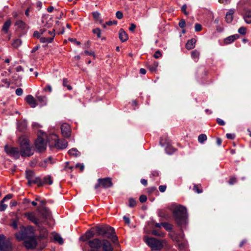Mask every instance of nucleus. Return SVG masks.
Listing matches in <instances>:
<instances>
[{"instance_id": "nucleus-1", "label": "nucleus", "mask_w": 251, "mask_h": 251, "mask_svg": "<svg viewBox=\"0 0 251 251\" xmlns=\"http://www.w3.org/2000/svg\"><path fill=\"white\" fill-rule=\"evenodd\" d=\"M172 216L165 209L158 210L159 217L168 220L172 218L176 225L178 227H185L188 223V215L186 208L180 204H174L169 207Z\"/></svg>"}, {"instance_id": "nucleus-2", "label": "nucleus", "mask_w": 251, "mask_h": 251, "mask_svg": "<svg viewBox=\"0 0 251 251\" xmlns=\"http://www.w3.org/2000/svg\"><path fill=\"white\" fill-rule=\"evenodd\" d=\"M18 141L20 146V154L23 157H29L33 154L34 150L30 145L28 138L22 135L19 137Z\"/></svg>"}, {"instance_id": "nucleus-3", "label": "nucleus", "mask_w": 251, "mask_h": 251, "mask_svg": "<svg viewBox=\"0 0 251 251\" xmlns=\"http://www.w3.org/2000/svg\"><path fill=\"white\" fill-rule=\"evenodd\" d=\"M20 228V231L15 234L16 238L19 241L24 240L31 235H35V229L32 226H25L22 225Z\"/></svg>"}, {"instance_id": "nucleus-4", "label": "nucleus", "mask_w": 251, "mask_h": 251, "mask_svg": "<svg viewBox=\"0 0 251 251\" xmlns=\"http://www.w3.org/2000/svg\"><path fill=\"white\" fill-rule=\"evenodd\" d=\"M50 147H55L59 149H64L68 146V142L64 139L59 140L55 134L50 135L47 138Z\"/></svg>"}, {"instance_id": "nucleus-5", "label": "nucleus", "mask_w": 251, "mask_h": 251, "mask_svg": "<svg viewBox=\"0 0 251 251\" xmlns=\"http://www.w3.org/2000/svg\"><path fill=\"white\" fill-rule=\"evenodd\" d=\"M144 241L153 251H159L163 248V243L164 240H158L154 237L145 236L144 237Z\"/></svg>"}, {"instance_id": "nucleus-6", "label": "nucleus", "mask_w": 251, "mask_h": 251, "mask_svg": "<svg viewBox=\"0 0 251 251\" xmlns=\"http://www.w3.org/2000/svg\"><path fill=\"white\" fill-rule=\"evenodd\" d=\"M44 132L43 131L39 130L38 133V137L35 141V147L37 151L39 152H44L46 150L47 144L43 138L41 137Z\"/></svg>"}, {"instance_id": "nucleus-7", "label": "nucleus", "mask_w": 251, "mask_h": 251, "mask_svg": "<svg viewBox=\"0 0 251 251\" xmlns=\"http://www.w3.org/2000/svg\"><path fill=\"white\" fill-rule=\"evenodd\" d=\"M13 247L10 240L3 234H0V251H12Z\"/></svg>"}, {"instance_id": "nucleus-8", "label": "nucleus", "mask_w": 251, "mask_h": 251, "mask_svg": "<svg viewBox=\"0 0 251 251\" xmlns=\"http://www.w3.org/2000/svg\"><path fill=\"white\" fill-rule=\"evenodd\" d=\"M36 237L37 235H31L26 238L24 242V246L28 250L35 249L38 244Z\"/></svg>"}, {"instance_id": "nucleus-9", "label": "nucleus", "mask_w": 251, "mask_h": 251, "mask_svg": "<svg viewBox=\"0 0 251 251\" xmlns=\"http://www.w3.org/2000/svg\"><path fill=\"white\" fill-rule=\"evenodd\" d=\"M113 185L112 179L110 177L99 178L98 183L95 186V189H97L100 186H102L104 188H109L112 187Z\"/></svg>"}, {"instance_id": "nucleus-10", "label": "nucleus", "mask_w": 251, "mask_h": 251, "mask_svg": "<svg viewBox=\"0 0 251 251\" xmlns=\"http://www.w3.org/2000/svg\"><path fill=\"white\" fill-rule=\"evenodd\" d=\"M4 151L8 155L16 159H19L21 155L18 148L9 147L7 145L4 146Z\"/></svg>"}, {"instance_id": "nucleus-11", "label": "nucleus", "mask_w": 251, "mask_h": 251, "mask_svg": "<svg viewBox=\"0 0 251 251\" xmlns=\"http://www.w3.org/2000/svg\"><path fill=\"white\" fill-rule=\"evenodd\" d=\"M159 143L161 146L165 147V150L167 153L171 154L175 152V149L170 145L167 140H164L163 138H161Z\"/></svg>"}, {"instance_id": "nucleus-12", "label": "nucleus", "mask_w": 251, "mask_h": 251, "mask_svg": "<svg viewBox=\"0 0 251 251\" xmlns=\"http://www.w3.org/2000/svg\"><path fill=\"white\" fill-rule=\"evenodd\" d=\"M245 22L248 24H251V9L247 7L243 8L241 13Z\"/></svg>"}, {"instance_id": "nucleus-13", "label": "nucleus", "mask_w": 251, "mask_h": 251, "mask_svg": "<svg viewBox=\"0 0 251 251\" xmlns=\"http://www.w3.org/2000/svg\"><path fill=\"white\" fill-rule=\"evenodd\" d=\"M17 129L18 131L25 135L27 132V122L25 120L19 121L17 123Z\"/></svg>"}, {"instance_id": "nucleus-14", "label": "nucleus", "mask_w": 251, "mask_h": 251, "mask_svg": "<svg viewBox=\"0 0 251 251\" xmlns=\"http://www.w3.org/2000/svg\"><path fill=\"white\" fill-rule=\"evenodd\" d=\"M38 211L44 219H50L51 217V212L47 207L43 206L42 208L38 209Z\"/></svg>"}, {"instance_id": "nucleus-15", "label": "nucleus", "mask_w": 251, "mask_h": 251, "mask_svg": "<svg viewBox=\"0 0 251 251\" xmlns=\"http://www.w3.org/2000/svg\"><path fill=\"white\" fill-rule=\"evenodd\" d=\"M61 132L63 136L66 138H69L71 136V128L68 124H63L61 126Z\"/></svg>"}, {"instance_id": "nucleus-16", "label": "nucleus", "mask_w": 251, "mask_h": 251, "mask_svg": "<svg viewBox=\"0 0 251 251\" xmlns=\"http://www.w3.org/2000/svg\"><path fill=\"white\" fill-rule=\"evenodd\" d=\"M24 216L30 221L33 223L35 225H38L39 224V220L36 218L35 214L32 212H25L24 213Z\"/></svg>"}, {"instance_id": "nucleus-17", "label": "nucleus", "mask_w": 251, "mask_h": 251, "mask_svg": "<svg viewBox=\"0 0 251 251\" xmlns=\"http://www.w3.org/2000/svg\"><path fill=\"white\" fill-rule=\"evenodd\" d=\"M181 229V232L178 234H174L171 236V238L173 240L175 241L177 243L181 242L183 240L184 233L182 230L183 227H180Z\"/></svg>"}, {"instance_id": "nucleus-18", "label": "nucleus", "mask_w": 251, "mask_h": 251, "mask_svg": "<svg viewBox=\"0 0 251 251\" xmlns=\"http://www.w3.org/2000/svg\"><path fill=\"white\" fill-rule=\"evenodd\" d=\"M119 38L122 42H125L128 39L127 33L123 28H120L119 31Z\"/></svg>"}, {"instance_id": "nucleus-19", "label": "nucleus", "mask_w": 251, "mask_h": 251, "mask_svg": "<svg viewBox=\"0 0 251 251\" xmlns=\"http://www.w3.org/2000/svg\"><path fill=\"white\" fill-rule=\"evenodd\" d=\"M25 100L27 103L29 104L31 107L34 108L37 105L35 99L31 95H27L26 97Z\"/></svg>"}, {"instance_id": "nucleus-20", "label": "nucleus", "mask_w": 251, "mask_h": 251, "mask_svg": "<svg viewBox=\"0 0 251 251\" xmlns=\"http://www.w3.org/2000/svg\"><path fill=\"white\" fill-rule=\"evenodd\" d=\"M28 185L30 186L32 183L37 184L38 187L43 186V180L40 177H36L34 179H27Z\"/></svg>"}, {"instance_id": "nucleus-21", "label": "nucleus", "mask_w": 251, "mask_h": 251, "mask_svg": "<svg viewBox=\"0 0 251 251\" xmlns=\"http://www.w3.org/2000/svg\"><path fill=\"white\" fill-rule=\"evenodd\" d=\"M239 38V35L238 34H235L231 36H229L224 40V43L225 44H229L233 42H234L235 40L238 39Z\"/></svg>"}, {"instance_id": "nucleus-22", "label": "nucleus", "mask_w": 251, "mask_h": 251, "mask_svg": "<svg viewBox=\"0 0 251 251\" xmlns=\"http://www.w3.org/2000/svg\"><path fill=\"white\" fill-rule=\"evenodd\" d=\"M11 25V21L10 19L7 20L2 25L1 31L4 34H7L8 32L9 28Z\"/></svg>"}, {"instance_id": "nucleus-23", "label": "nucleus", "mask_w": 251, "mask_h": 251, "mask_svg": "<svg viewBox=\"0 0 251 251\" xmlns=\"http://www.w3.org/2000/svg\"><path fill=\"white\" fill-rule=\"evenodd\" d=\"M196 43V40L194 38H192L187 41L185 47L188 50H192L195 48Z\"/></svg>"}, {"instance_id": "nucleus-24", "label": "nucleus", "mask_w": 251, "mask_h": 251, "mask_svg": "<svg viewBox=\"0 0 251 251\" xmlns=\"http://www.w3.org/2000/svg\"><path fill=\"white\" fill-rule=\"evenodd\" d=\"M234 13V10L230 9L228 12L226 14L225 17V20L226 23H230L233 20V14Z\"/></svg>"}, {"instance_id": "nucleus-25", "label": "nucleus", "mask_w": 251, "mask_h": 251, "mask_svg": "<svg viewBox=\"0 0 251 251\" xmlns=\"http://www.w3.org/2000/svg\"><path fill=\"white\" fill-rule=\"evenodd\" d=\"M15 25H17L19 28H20L22 30L25 29L27 26L26 23L22 20L17 21Z\"/></svg>"}, {"instance_id": "nucleus-26", "label": "nucleus", "mask_w": 251, "mask_h": 251, "mask_svg": "<svg viewBox=\"0 0 251 251\" xmlns=\"http://www.w3.org/2000/svg\"><path fill=\"white\" fill-rule=\"evenodd\" d=\"M68 154L70 155L74 156L75 157L80 155V152L76 148H72L68 151Z\"/></svg>"}, {"instance_id": "nucleus-27", "label": "nucleus", "mask_w": 251, "mask_h": 251, "mask_svg": "<svg viewBox=\"0 0 251 251\" xmlns=\"http://www.w3.org/2000/svg\"><path fill=\"white\" fill-rule=\"evenodd\" d=\"M162 226L168 232H171L173 230V225L169 223L162 222Z\"/></svg>"}, {"instance_id": "nucleus-28", "label": "nucleus", "mask_w": 251, "mask_h": 251, "mask_svg": "<svg viewBox=\"0 0 251 251\" xmlns=\"http://www.w3.org/2000/svg\"><path fill=\"white\" fill-rule=\"evenodd\" d=\"M53 239L55 242H57L60 245H62L64 243L63 238L59 234L56 233L53 236Z\"/></svg>"}, {"instance_id": "nucleus-29", "label": "nucleus", "mask_w": 251, "mask_h": 251, "mask_svg": "<svg viewBox=\"0 0 251 251\" xmlns=\"http://www.w3.org/2000/svg\"><path fill=\"white\" fill-rule=\"evenodd\" d=\"M158 66V62L154 61L152 65H149L148 68L149 70L151 72H155L157 70V67Z\"/></svg>"}, {"instance_id": "nucleus-30", "label": "nucleus", "mask_w": 251, "mask_h": 251, "mask_svg": "<svg viewBox=\"0 0 251 251\" xmlns=\"http://www.w3.org/2000/svg\"><path fill=\"white\" fill-rule=\"evenodd\" d=\"M35 173L32 170H28L25 171V177L26 179H32L34 176Z\"/></svg>"}, {"instance_id": "nucleus-31", "label": "nucleus", "mask_w": 251, "mask_h": 251, "mask_svg": "<svg viewBox=\"0 0 251 251\" xmlns=\"http://www.w3.org/2000/svg\"><path fill=\"white\" fill-rule=\"evenodd\" d=\"M43 182V184H48L49 185H51L52 184L53 181H52L51 176H45L44 177Z\"/></svg>"}, {"instance_id": "nucleus-32", "label": "nucleus", "mask_w": 251, "mask_h": 251, "mask_svg": "<svg viewBox=\"0 0 251 251\" xmlns=\"http://www.w3.org/2000/svg\"><path fill=\"white\" fill-rule=\"evenodd\" d=\"M151 234L153 235L159 237H164L165 235V233L161 231H158L157 230H153L151 232Z\"/></svg>"}, {"instance_id": "nucleus-33", "label": "nucleus", "mask_w": 251, "mask_h": 251, "mask_svg": "<svg viewBox=\"0 0 251 251\" xmlns=\"http://www.w3.org/2000/svg\"><path fill=\"white\" fill-rule=\"evenodd\" d=\"M9 226H11L14 229H17L18 228V223L14 219L10 220V223Z\"/></svg>"}, {"instance_id": "nucleus-34", "label": "nucleus", "mask_w": 251, "mask_h": 251, "mask_svg": "<svg viewBox=\"0 0 251 251\" xmlns=\"http://www.w3.org/2000/svg\"><path fill=\"white\" fill-rule=\"evenodd\" d=\"M128 206L130 207H134L137 204V201L132 198H130L128 200Z\"/></svg>"}, {"instance_id": "nucleus-35", "label": "nucleus", "mask_w": 251, "mask_h": 251, "mask_svg": "<svg viewBox=\"0 0 251 251\" xmlns=\"http://www.w3.org/2000/svg\"><path fill=\"white\" fill-rule=\"evenodd\" d=\"M207 140V136L204 134H201L198 136V141L200 143H203Z\"/></svg>"}, {"instance_id": "nucleus-36", "label": "nucleus", "mask_w": 251, "mask_h": 251, "mask_svg": "<svg viewBox=\"0 0 251 251\" xmlns=\"http://www.w3.org/2000/svg\"><path fill=\"white\" fill-rule=\"evenodd\" d=\"M36 226L38 227V230L40 232V233H47V230L45 227H44L43 226H42L39 222V224L38 225H36Z\"/></svg>"}, {"instance_id": "nucleus-37", "label": "nucleus", "mask_w": 251, "mask_h": 251, "mask_svg": "<svg viewBox=\"0 0 251 251\" xmlns=\"http://www.w3.org/2000/svg\"><path fill=\"white\" fill-rule=\"evenodd\" d=\"M200 55V52L197 50H194L191 52V57L194 59H198Z\"/></svg>"}, {"instance_id": "nucleus-38", "label": "nucleus", "mask_w": 251, "mask_h": 251, "mask_svg": "<svg viewBox=\"0 0 251 251\" xmlns=\"http://www.w3.org/2000/svg\"><path fill=\"white\" fill-rule=\"evenodd\" d=\"M178 247L179 250H184L186 247V243L183 241V240L181 242L177 243Z\"/></svg>"}, {"instance_id": "nucleus-39", "label": "nucleus", "mask_w": 251, "mask_h": 251, "mask_svg": "<svg viewBox=\"0 0 251 251\" xmlns=\"http://www.w3.org/2000/svg\"><path fill=\"white\" fill-rule=\"evenodd\" d=\"M48 233H42L38 236H37L36 239H38L39 241L44 240L47 238Z\"/></svg>"}, {"instance_id": "nucleus-40", "label": "nucleus", "mask_w": 251, "mask_h": 251, "mask_svg": "<svg viewBox=\"0 0 251 251\" xmlns=\"http://www.w3.org/2000/svg\"><path fill=\"white\" fill-rule=\"evenodd\" d=\"M201 185L195 184L193 187V190L197 193L200 194L202 192V189L201 188Z\"/></svg>"}, {"instance_id": "nucleus-41", "label": "nucleus", "mask_w": 251, "mask_h": 251, "mask_svg": "<svg viewBox=\"0 0 251 251\" xmlns=\"http://www.w3.org/2000/svg\"><path fill=\"white\" fill-rule=\"evenodd\" d=\"M92 32L94 34H96L97 37L100 38L101 37V30L99 28L93 29Z\"/></svg>"}, {"instance_id": "nucleus-42", "label": "nucleus", "mask_w": 251, "mask_h": 251, "mask_svg": "<svg viewBox=\"0 0 251 251\" xmlns=\"http://www.w3.org/2000/svg\"><path fill=\"white\" fill-rule=\"evenodd\" d=\"M22 44V41L19 39H15L12 43V46L14 48L18 47Z\"/></svg>"}, {"instance_id": "nucleus-43", "label": "nucleus", "mask_w": 251, "mask_h": 251, "mask_svg": "<svg viewBox=\"0 0 251 251\" xmlns=\"http://www.w3.org/2000/svg\"><path fill=\"white\" fill-rule=\"evenodd\" d=\"M238 32L239 34H240L242 35H245L246 34L247 32V29L246 27L244 26L240 27L238 30Z\"/></svg>"}, {"instance_id": "nucleus-44", "label": "nucleus", "mask_w": 251, "mask_h": 251, "mask_svg": "<svg viewBox=\"0 0 251 251\" xmlns=\"http://www.w3.org/2000/svg\"><path fill=\"white\" fill-rule=\"evenodd\" d=\"M68 81L67 78H64L63 79V85L64 87H67V89L69 90L72 89L71 86L68 85Z\"/></svg>"}, {"instance_id": "nucleus-45", "label": "nucleus", "mask_w": 251, "mask_h": 251, "mask_svg": "<svg viewBox=\"0 0 251 251\" xmlns=\"http://www.w3.org/2000/svg\"><path fill=\"white\" fill-rule=\"evenodd\" d=\"M3 202L4 201L2 200L0 201V211H4L7 207V205Z\"/></svg>"}, {"instance_id": "nucleus-46", "label": "nucleus", "mask_w": 251, "mask_h": 251, "mask_svg": "<svg viewBox=\"0 0 251 251\" xmlns=\"http://www.w3.org/2000/svg\"><path fill=\"white\" fill-rule=\"evenodd\" d=\"M93 17L96 21H98L100 18V13L97 11L94 12L92 13Z\"/></svg>"}, {"instance_id": "nucleus-47", "label": "nucleus", "mask_w": 251, "mask_h": 251, "mask_svg": "<svg viewBox=\"0 0 251 251\" xmlns=\"http://www.w3.org/2000/svg\"><path fill=\"white\" fill-rule=\"evenodd\" d=\"M237 182V179L234 176H232L228 180V184L229 185H233Z\"/></svg>"}, {"instance_id": "nucleus-48", "label": "nucleus", "mask_w": 251, "mask_h": 251, "mask_svg": "<svg viewBox=\"0 0 251 251\" xmlns=\"http://www.w3.org/2000/svg\"><path fill=\"white\" fill-rule=\"evenodd\" d=\"M47 201L45 199H42L40 201V205L38 208V209H41L43 207V206H45V205L47 204Z\"/></svg>"}, {"instance_id": "nucleus-49", "label": "nucleus", "mask_w": 251, "mask_h": 251, "mask_svg": "<svg viewBox=\"0 0 251 251\" xmlns=\"http://www.w3.org/2000/svg\"><path fill=\"white\" fill-rule=\"evenodd\" d=\"M178 25L181 28H184L186 25L185 20L183 19H181L178 23Z\"/></svg>"}, {"instance_id": "nucleus-50", "label": "nucleus", "mask_w": 251, "mask_h": 251, "mask_svg": "<svg viewBox=\"0 0 251 251\" xmlns=\"http://www.w3.org/2000/svg\"><path fill=\"white\" fill-rule=\"evenodd\" d=\"M202 29V26L200 24L197 23L195 25V30L196 32H199Z\"/></svg>"}, {"instance_id": "nucleus-51", "label": "nucleus", "mask_w": 251, "mask_h": 251, "mask_svg": "<svg viewBox=\"0 0 251 251\" xmlns=\"http://www.w3.org/2000/svg\"><path fill=\"white\" fill-rule=\"evenodd\" d=\"M186 9L187 5L186 4H184L182 6L181 8V10L184 14V15L187 16L188 15V13L186 11Z\"/></svg>"}, {"instance_id": "nucleus-52", "label": "nucleus", "mask_w": 251, "mask_h": 251, "mask_svg": "<svg viewBox=\"0 0 251 251\" xmlns=\"http://www.w3.org/2000/svg\"><path fill=\"white\" fill-rule=\"evenodd\" d=\"M148 192L149 194H151L154 191H156V188L154 186L149 187L148 189Z\"/></svg>"}, {"instance_id": "nucleus-53", "label": "nucleus", "mask_w": 251, "mask_h": 251, "mask_svg": "<svg viewBox=\"0 0 251 251\" xmlns=\"http://www.w3.org/2000/svg\"><path fill=\"white\" fill-rule=\"evenodd\" d=\"M147 198L146 195H142L139 198V201L141 203H144L147 201Z\"/></svg>"}, {"instance_id": "nucleus-54", "label": "nucleus", "mask_w": 251, "mask_h": 251, "mask_svg": "<svg viewBox=\"0 0 251 251\" xmlns=\"http://www.w3.org/2000/svg\"><path fill=\"white\" fill-rule=\"evenodd\" d=\"M15 93L17 96H21L23 94V90L22 88H17L15 91Z\"/></svg>"}, {"instance_id": "nucleus-55", "label": "nucleus", "mask_w": 251, "mask_h": 251, "mask_svg": "<svg viewBox=\"0 0 251 251\" xmlns=\"http://www.w3.org/2000/svg\"><path fill=\"white\" fill-rule=\"evenodd\" d=\"M116 17L117 19L120 20L123 18V14L122 12H121L120 11H118L116 13Z\"/></svg>"}, {"instance_id": "nucleus-56", "label": "nucleus", "mask_w": 251, "mask_h": 251, "mask_svg": "<svg viewBox=\"0 0 251 251\" xmlns=\"http://www.w3.org/2000/svg\"><path fill=\"white\" fill-rule=\"evenodd\" d=\"M38 100L42 104L45 102L46 98L45 96H39L37 97Z\"/></svg>"}, {"instance_id": "nucleus-57", "label": "nucleus", "mask_w": 251, "mask_h": 251, "mask_svg": "<svg viewBox=\"0 0 251 251\" xmlns=\"http://www.w3.org/2000/svg\"><path fill=\"white\" fill-rule=\"evenodd\" d=\"M117 23H118V22L116 20H114L113 21H109L106 22V25L108 26H111L113 25H117Z\"/></svg>"}, {"instance_id": "nucleus-58", "label": "nucleus", "mask_w": 251, "mask_h": 251, "mask_svg": "<svg viewBox=\"0 0 251 251\" xmlns=\"http://www.w3.org/2000/svg\"><path fill=\"white\" fill-rule=\"evenodd\" d=\"M162 55V53L161 52V51L159 50L156 51L153 55V56L155 58H159L160 56H161Z\"/></svg>"}, {"instance_id": "nucleus-59", "label": "nucleus", "mask_w": 251, "mask_h": 251, "mask_svg": "<svg viewBox=\"0 0 251 251\" xmlns=\"http://www.w3.org/2000/svg\"><path fill=\"white\" fill-rule=\"evenodd\" d=\"M216 121L217 123L220 126H225L226 125V123L220 118H217Z\"/></svg>"}, {"instance_id": "nucleus-60", "label": "nucleus", "mask_w": 251, "mask_h": 251, "mask_svg": "<svg viewBox=\"0 0 251 251\" xmlns=\"http://www.w3.org/2000/svg\"><path fill=\"white\" fill-rule=\"evenodd\" d=\"M13 194H8L7 195H6L3 199L2 200V201H4L7 200H10L13 197Z\"/></svg>"}, {"instance_id": "nucleus-61", "label": "nucleus", "mask_w": 251, "mask_h": 251, "mask_svg": "<svg viewBox=\"0 0 251 251\" xmlns=\"http://www.w3.org/2000/svg\"><path fill=\"white\" fill-rule=\"evenodd\" d=\"M226 137L227 139L233 140L235 138V135L234 134L227 133Z\"/></svg>"}, {"instance_id": "nucleus-62", "label": "nucleus", "mask_w": 251, "mask_h": 251, "mask_svg": "<svg viewBox=\"0 0 251 251\" xmlns=\"http://www.w3.org/2000/svg\"><path fill=\"white\" fill-rule=\"evenodd\" d=\"M44 90L45 91H49V92H51L52 91V87L50 85L48 84L44 88Z\"/></svg>"}, {"instance_id": "nucleus-63", "label": "nucleus", "mask_w": 251, "mask_h": 251, "mask_svg": "<svg viewBox=\"0 0 251 251\" xmlns=\"http://www.w3.org/2000/svg\"><path fill=\"white\" fill-rule=\"evenodd\" d=\"M136 27V25L132 23L130 24V26L129 27V30L131 32H133V31H134Z\"/></svg>"}, {"instance_id": "nucleus-64", "label": "nucleus", "mask_w": 251, "mask_h": 251, "mask_svg": "<svg viewBox=\"0 0 251 251\" xmlns=\"http://www.w3.org/2000/svg\"><path fill=\"white\" fill-rule=\"evenodd\" d=\"M75 167L77 168H79L81 171H83L84 169V166L82 164L77 163Z\"/></svg>"}]
</instances>
